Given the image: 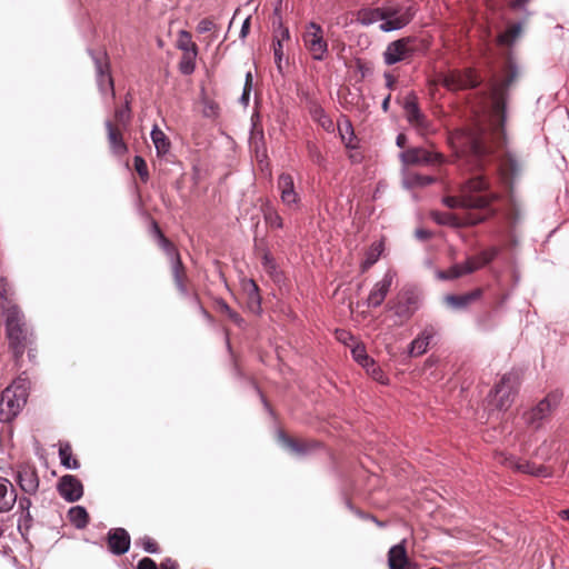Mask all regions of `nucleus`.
<instances>
[{
    "mask_svg": "<svg viewBox=\"0 0 569 569\" xmlns=\"http://www.w3.org/2000/svg\"><path fill=\"white\" fill-rule=\"evenodd\" d=\"M196 57H192V54H184L183 59L180 62V71L183 74H190L194 70V62L193 59Z\"/></svg>",
    "mask_w": 569,
    "mask_h": 569,
    "instance_id": "obj_47",
    "label": "nucleus"
},
{
    "mask_svg": "<svg viewBox=\"0 0 569 569\" xmlns=\"http://www.w3.org/2000/svg\"><path fill=\"white\" fill-rule=\"evenodd\" d=\"M302 41L312 59L322 61L328 52V42L323 38L322 28L310 22L302 34Z\"/></svg>",
    "mask_w": 569,
    "mask_h": 569,
    "instance_id": "obj_8",
    "label": "nucleus"
},
{
    "mask_svg": "<svg viewBox=\"0 0 569 569\" xmlns=\"http://www.w3.org/2000/svg\"><path fill=\"white\" fill-rule=\"evenodd\" d=\"M9 286L4 278H0V298L8 301Z\"/></svg>",
    "mask_w": 569,
    "mask_h": 569,
    "instance_id": "obj_54",
    "label": "nucleus"
},
{
    "mask_svg": "<svg viewBox=\"0 0 569 569\" xmlns=\"http://www.w3.org/2000/svg\"><path fill=\"white\" fill-rule=\"evenodd\" d=\"M59 457L61 465L68 469H78L80 466L77 459H72V452L69 445L60 446Z\"/></svg>",
    "mask_w": 569,
    "mask_h": 569,
    "instance_id": "obj_36",
    "label": "nucleus"
},
{
    "mask_svg": "<svg viewBox=\"0 0 569 569\" xmlns=\"http://www.w3.org/2000/svg\"><path fill=\"white\" fill-rule=\"evenodd\" d=\"M107 133H108V141L110 144V148L114 154H124L128 150L120 131V127H116L110 120H107L104 122Z\"/></svg>",
    "mask_w": 569,
    "mask_h": 569,
    "instance_id": "obj_23",
    "label": "nucleus"
},
{
    "mask_svg": "<svg viewBox=\"0 0 569 569\" xmlns=\"http://www.w3.org/2000/svg\"><path fill=\"white\" fill-rule=\"evenodd\" d=\"M217 308L221 313H224L238 327L241 328L244 326L243 318L238 312L233 311L224 300H217Z\"/></svg>",
    "mask_w": 569,
    "mask_h": 569,
    "instance_id": "obj_34",
    "label": "nucleus"
},
{
    "mask_svg": "<svg viewBox=\"0 0 569 569\" xmlns=\"http://www.w3.org/2000/svg\"><path fill=\"white\" fill-rule=\"evenodd\" d=\"M273 54H274V61L277 63L278 70L281 71V61L283 58V49L281 39H277L273 44Z\"/></svg>",
    "mask_w": 569,
    "mask_h": 569,
    "instance_id": "obj_48",
    "label": "nucleus"
},
{
    "mask_svg": "<svg viewBox=\"0 0 569 569\" xmlns=\"http://www.w3.org/2000/svg\"><path fill=\"white\" fill-rule=\"evenodd\" d=\"M251 88H252V74H251V72H247L243 91L240 97V103H242L243 106H248V103H249Z\"/></svg>",
    "mask_w": 569,
    "mask_h": 569,
    "instance_id": "obj_44",
    "label": "nucleus"
},
{
    "mask_svg": "<svg viewBox=\"0 0 569 569\" xmlns=\"http://www.w3.org/2000/svg\"><path fill=\"white\" fill-rule=\"evenodd\" d=\"M114 118L117 121L116 127H126L130 120V109L128 103L116 110Z\"/></svg>",
    "mask_w": 569,
    "mask_h": 569,
    "instance_id": "obj_42",
    "label": "nucleus"
},
{
    "mask_svg": "<svg viewBox=\"0 0 569 569\" xmlns=\"http://www.w3.org/2000/svg\"><path fill=\"white\" fill-rule=\"evenodd\" d=\"M134 169L142 180H147L149 177L147 163L142 157L136 156L133 159Z\"/></svg>",
    "mask_w": 569,
    "mask_h": 569,
    "instance_id": "obj_46",
    "label": "nucleus"
},
{
    "mask_svg": "<svg viewBox=\"0 0 569 569\" xmlns=\"http://www.w3.org/2000/svg\"><path fill=\"white\" fill-rule=\"evenodd\" d=\"M152 232L158 238V241H161V237H164L156 221L152 222Z\"/></svg>",
    "mask_w": 569,
    "mask_h": 569,
    "instance_id": "obj_59",
    "label": "nucleus"
},
{
    "mask_svg": "<svg viewBox=\"0 0 569 569\" xmlns=\"http://www.w3.org/2000/svg\"><path fill=\"white\" fill-rule=\"evenodd\" d=\"M178 47L183 50L186 54H192V57L197 56V46L191 41L190 33L187 31H180Z\"/></svg>",
    "mask_w": 569,
    "mask_h": 569,
    "instance_id": "obj_37",
    "label": "nucleus"
},
{
    "mask_svg": "<svg viewBox=\"0 0 569 569\" xmlns=\"http://www.w3.org/2000/svg\"><path fill=\"white\" fill-rule=\"evenodd\" d=\"M510 466L516 468L517 470L523 472L533 475L537 477H549L551 473L545 466H535L529 462H515L510 461Z\"/></svg>",
    "mask_w": 569,
    "mask_h": 569,
    "instance_id": "obj_31",
    "label": "nucleus"
},
{
    "mask_svg": "<svg viewBox=\"0 0 569 569\" xmlns=\"http://www.w3.org/2000/svg\"><path fill=\"white\" fill-rule=\"evenodd\" d=\"M27 402V391L18 382L6 388L0 397V415L4 420L14 418Z\"/></svg>",
    "mask_w": 569,
    "mask_h": 569,
    "instance_id": "obj_4",
    "label": "nucleus"
},
{
    "mask_svg": "<svg viewBox=\"0 0 569 569\" xmlns=\"http://www.w3.org/2000/svg\"><path fill=\"white\" fill-rule=\"evenodd\" d=\"M529 0H512L511 7L515 9H520L528 3Z\"/></svg>",
    "mask_w": 569,
    "mask_h": 569,
    "instance_id": "obj_63",
    "label": "nucleus"
},
{
    "mask_svg": "<svg viewBox=\"0 0 569 569\" xmlns=\"http://www.w3.org/2000/svg\"><path fill=\"white\" fill-rule=\"evenodd\" d=\"M437 335V330L433 326H427L421 333L411 341L409 353L411 357H418L423 355L432 339Z\"/></svg>",
    "mask_w": 569,
    "mask_h": 569,
    "instance_id": "obj_20",
    "label": "nucleus"
},
{
    "mask_svg": "<svg viewBox=\"0 0 569 569\" xmlns=\"http://www.w3.org/2000/svg\"><path fill=\"white\" fill-rule=\"evenodd\" d=\"M250 29V17L246 18L240 30V37L243 39L249 33Z\"/></svg>",
    "mask_w": 569,
    "mask_h": 569,
    "instance_id": "obj_56",
    "label": "nucleus"
},
{
    "mask_svg": "<svg viewBox=\"0 0 569 569\" xmlns=\"http://www.w3.org/2000/svg\"><path fill=\"white\" fill-rule=\"evenodd\" d=\"M396 143L399 148H405L407 143V138L403 133L397 136Z\"/></svg>",
    "mask_w": 569,
    "mask_h": 569,
    "instance_id": "obj_61",
    "label": "nucleus"
},
{
    "mask_svg": "<svg viewBox=\"0 0 569 569\" xmlns=\"http://www.w3.org/2000/svg\"><path fill=\"white\" fill-rule=\"evenodd\" d=\"M438 81L452 91L476 88L480 82L478 77L470 70H453L441 73L439 74Z\"/></svg>",
    "mask_w": 569,
    "mask_h": 569,
    "instance_id": "obj_10",
    "label": "nucleus"
},
{
    "mask_svg": "<svg viewBox=\"0 0 569 569\" xmlns=\"http://www.w3.org/2000/svg\"><path fill=\"white\" fill-rule=\"evenodd\" d=\"M137 545H141L143 550L149 553H157L159 551L157 542L148 536L140 538Z\"/></svg>",
    "mask_w": 569,
    "mask_h": 569,
    "instance_id": "obj_45",
    "label": "nucleus"
},
{
    "mask_svg": "<svg viewBox=\"0 0 569 569\" xmlns=\"http://www.w3.org/2000/svg\"><path fill=\"white\" fill-rule=\"evenodd\" d=\"M17 502H18V507H19L20 511H28V510H30V508L32 506L30 496L24 495V493H23V496L18 498Z\"/></svg>",
    "mask_w": 569,
    "mask_h": 569,
    "instance_id": "obj_52",
    "label": "nucleus"
},
{
    "mask_svg": "<svg viewBox=\"0 0 569 569\" xmlns=\"http://www.w3.org/2000/svg\"><path fill=\"white\" fill-rule=\"evenodd\" d=\"M69 521L77 528L83 529L89 523V515L84 507L74 506L68 511Z\"/></svg>",
    "mask_w": 569,
    "mask_h": 569,
    "instance_id": "obj_30",
    "label": "nucleus"
},
{
    "mask_svg": "<svg viewBox=\"0 0 569 569\" xmlns=\"http://www.w3.org/2000/svg\"><path fill=\"white\" fill-rule=\"evenodd\" d=\"M59 495L68 502H76L83 496V486L81 481L72 476H62L57 486Z\"/></svg>",
    "mask_w": 569,
    "mask_h": 569,
    "instance_id": "obj_14",
    "label": "nucleus"
},
{
    "mask_svg": "<svg viewBox=\"0 0 569 569\" xmlns=\"http://www.w3.org/2000/svg\"><path fill=\"white\" fill-rule=\"evenodd\" d=\"M161 569H176V563L171 559H166L161 563Z\"/></svg>",
    "mask_w": 569,
    "mask_h": 569,
    "instance_id": "obj_62",
    "label": "nucleus"
},
{
    "mask_svg": "<svg viewBox=\"0 0 569 569\" xmlns=\"http://www.w3.org/2000/svg\"><path fill=\"white\" fill-rule=\"evenodd\" d=\"M247 293V308L250 312L258 315L261 311V298L259 295L258 286L254 281L250 280L246 286Z\"/></svg>",
    "mask_w": 569,
    "mask_h": 569,
    "instance_id": "obj_27",
    "label": "nucleus"
},
{
    "mask_svg": "<svg viewBox=\"0 0 569 569\" xmlns=\"http://www.w3.org/2000/svg\"><path fill=\"white\" fill-rule=\"evenodd\" d=\"M152 232L158 238V241H161V237H164L156 221L152 222Z\"/></svg>",
    "mask_w": 569,
    "mask_h": 569,
    "instance_id": "obj_60",
    "label": "nucleus"
},
{
    "mask_svg": "<svg viewBox=\"0 0 569 569\" xmlns=\"http://www.w3.org/2000/svg\"><path fill=\"white\" fill-rule=\"evenodd\" d=\"M379 252L377 250H371L366 260L362 262V271H366L368 268H370L376 261L378 260Z\"/></svg>",
    "mask_w": 569,
    "mask_h": 569,
    "instance_id": "obj_51",
    "label": "nucleus"
},
{
    "mask_svg": "<svg viewBox=\"0 0 569 569\" xmlns=\"http://www.w3.org/2000/svg\"><path fill=\"white\" fill-rule=\"evenodd\" d=\"M409 557L406 550V540L392 546L388 551V567L389 569H405L409 562Z\"/></svg>",
    "mask_w": 569,
    "mask_h": 569,
    "instance_id": "obj_22",
    "label": "nucleus"
},
{
    "mask_svg": "<svg viewBox=\"0 0 569 569\" xmlns=\"http://www.w3.org/2000/svg\"><path fill=\"white\" fill-rule=\"evenodd\" d=\"M403 302L409 306V307H416L417 308V298L411 295V296H408V297H401Z\"/></svg>",
    "mask_w": 569,
    "mask_h": 569,
    "instance_id": "obj_57",
    "label": "nucleus"
},
{
    "mask_svg": "<svg viewBox=\"0 0 569 569\" xmlns=\"http://www.w3.org/2000/svg\"><path fill=\"white\" fill-rule=\"evenodd\" d=\"M352 356L355 360L360 363L362 367H368L369 365H373V360L368 357L365 349L362 348H355L352 350Z\"/></svg>",
    "mask_w": 569,
    "mask_h": 569,
    "instance_id": "obj_43",
    "label": "nucleus"
},
{
    "mask_svg": "<svg viewBox=\"0 0 569 569\" xmlns=\"http://www.w3.org/2000/svg\"><path fill=\"white\" fill-rule=\"evenodd\" d=\"M280 29H281V30H280V36H276V40H277V39H281V42H282L283 40H288V39L290 38V32H289L288 28H282V27L280 26Z\"/></svg>",
    "mask_w": 569,
    "mask_h": 569,
    "instance_id": "obj_58",
    "label": "nucleus"
},
{
    "mask_svg": "<svg viewBox=\"0 0 569 569\" xmlns=\"http://www.w3.org/2000/svg\"><path fill=\"white\" fill-rule=\"evenodd\" d=\"M499 252V249L496 247L489 248L487 250H483L479 253L477 257H472L471 259L475 260L476 264H480V268L488 264L490 261H492Z\"/></svg>",
    "mask_w": 569,
    "mask_h": 569,
    "instance_id": "obj_38",
    "label": "nucleus"
},
{
    "mask_svg": "<svg viewBox=\"0 0 569 569\" xmlns=\"http://www.w3.org/2000/svg\"><path fill=\"white\" fill-rule=\"evenodd\" d=\"M416 236H417V238L425 240V239L429 238L430 233L427 230L418 229L416 231Z\"/></svg>",
    "mask_w": 569,
    "mask_h": 569,
    "instance_id": "obj_64",
    "label": "nucleus"
},
{
    "mask_svg": "<svg viewBox=\"0 0 569 569\" xmlns=\"http://www.w3.org/2000/svg\"><path fill=\"white\" fill-rule=\"evenodd\" d=\"M393 277L395 273L392 271H388L383 278L375 284L368 297L369 307L376 308L383 302L392 284Z\"/></svg>",
    "mask_w": 569,
    "mask_h": 569,
    "instance_id": "obj_17",
    "label": "nucleus"
},
{
    "mask_svg": "<svg viewBox=\"0 0 569 569\" xmlns=\"http://www.w3.org/2000/svg\"><path fill=\"white\" fill-rule=\"evenodd\" d=\"M13 479L24 495H37L40 478L34 465L28 462L17 465L13 470Z\"/></svg>",
    "mask_w": 569,
    "mask_h": 569,
    "instance_id": "obj_9",
    "label": "nucleus"
},
{
    "mask_svg": "<svg viewBox=\"0 0 569 569\" xmlns=\"http://www.w3.org/2000/svg\"><path fill=\"white\" fill-rule=\"evenodd\" d=\"M137 569H158V566L151 558L144 557L138 562Z\"/></svg>",
    "mask_w": 569,
    "mask_h": 569,
    "instance_id": "obj_53",
    "label": "nucleus"
},
{
    "mask_svg": "<svg viewBox=\"0 0 569 569\" xmlns=\"http://www.w3.org/2000/svg\"><path fill=\"white\" fill-rule=\"evenodd\" d=\"M357 21L362 26H370L377 21L383 22L382 8H365L359 10Z\"/></svg>",
    "mask_w": 569,
    "mask_h": 569,
    "instance_id": "obj_29",
    "label": "nucleus"
},
{
    "mask_svg": "<svg viewBox=\"0 0 569 569\" xmlns=\"http://www.w3.org/2000/svg\"><path fill=\"white\" fill-rule=\"evenodd\" d=\"M277 187L280 192L281 201L286 207L292 209L299 203L300 198L295 189V182L291 174L284 172L281 173L278 177Z\"/></svg>",
    "mask_w": 569,
    "mask_h": 569,
    "instance_id": "obj_16",
    "label": "nucleus"
},
{
    "mask_svg": "<svg viewBox=\"0 0 569 569\" xmlns=\"http://www.w3.org/2000/svg\"><path fill=\"white\" fill-rule=\"evenodd\" d=\"M521 218L520 210L513 204L512 212L509 214V220L512 226H515Z\"/></svg>",
    "mask_w": 569,
    "mask_h": 569,
    "instance_id": "obj_55",
    "label": "nucleus"
},
{
    "mask_svg": "<svg viewBox=\"0 0 569 569\" xmlns=\"http://www.w3.org/2000/svg\"><path fill=\"white\" fill-rule=\"evenodd\" d=\"M159 246L162 248V250L169 257L171 263L176 262V259L181 260L178 250L172 244V242L170 240H168L166 237H161V241H159Z\"/></svg>",
    "mask_w": 569,
    "mask_h": 569,
    "instance_id": "obj_40",
    "label": "nucleus"
},
{
    "mask_svg": "<svg viewBox=\"0 0 569 569\" xmlns=\"http://www.w3.org/2000/svg\"><path fill=\"white\" fill-rule=\"evenodd\" d=\"M560 401L559 393H550L542 399L535 408L526 412L525 420L532 428L537 429L540 427L541 421L546 419L551 410L558 406Z\"/></svg>",
    "mask_w": 569,
    "mask_h": 569,
    "instance_id": "obj_12",
    "label": "nucleus"
},
{
    "mask_svg": "<svg viewBox=\"0 0 569 569\" xmlns=\"http://www.w3.org/2000/svg\"><path fill=\"white\" fill-rule=\"evenodd\" d=\"M479 268L480 264H476L473 259H468L465 263L455 264L446 272H441L439 277L447 280L457 279L463 274L471 273Z\"/></svg>",
    "mask_w": 569,
    "mask_h": 569,
    "instance_id": "obj_24",
    "label": "nucleus"
},
{
    "mask_svg": "<svg viewBox=\"0 0 569 569\" xmlns=\"http://www.w3.org/2000/svg\"><path fill=\"white\" fill-rule=\"evenodd\" d=\"M108 546L113 555H123L130 548V536L123 528L111 529L108 532Z\"/></svg>",
    "mask_w": 569,
    "mask_h": 569,
    "instance_id": "obj_18",
    "label": "nucleus"
},
{
    "mask_svg": "<svg viewBox=\"0 0 569 569\" xmlns=\"http://www.w3.org/2000/svg\"><path fill=\"white\" fill-rule=\"evenodd\" d=\"M18 500V493L10 480L0 476V513L12 510Z\"/></svg>",
    "mask_w": 569,
    "mask_h": 569,
    "instance_id": "obj_19",
    "label": "nucleus"
},
{
    "mask_svg": "<svg viewBox=\"0 0 569 569\" xmlns=\"http://www.w3.org/2000/svg\"><path fill=\"white\" fill-rule=\"evenodd\" d=\"M171 270L173 281L178 291L180 292L181 296L187 297L189 295L188 288L186 286L187 273L186 268L182 264V261L176 259V262L171 263Z\"/></svg>",
    "mask_w": 569,
    "mask_h": 569,
    "instance_id": "obj_26",
    "label": "nucleus"
},
{
    "mask_svg": "<svg viewBox=\"0 0 569 569\" xmlns=\"http://www.w3.org/2000/svg\"><path fill=\"white\" fill-rule=\"evenodd\" d=\"M516 388L517 377L515 375L502 376L488 396L489 403L498 410H507L513 401Z\"/></svg>",
    "mask_w": 569,
    "mask_h": 569,
    "instance_id": "obj_5",
    "label": "nucleus"
},
{
    "mask_svg": "<svg viewBox=\"0 0 569 569\" xmlns=\"http://www.w3.org/2000/svg\"><path fill=\"white\" fill-rule=\"evenodd\" d=\"M280 440L282 441L283 446H286L289 450L295 452L296 455H305L307 453L311 447H313V443L310 442H300L295 439H291L283 433L279 435Z\"/></svg>",
    "mask_w": 569,
    "mask_h": 569,
    "instance_id": "obj_32",
    "label": "nucleus"
},
{
    "mask_svg": "<svg viewBox=\"0 0 569 569\" xmlns=\"http://www.w3.org/2000/svg\"><path fill=\"white\" fill-rule=\"evenodd\" d=\"M521 167L517 159L509 152H507L501 159L497 167V172L501 180V183L508 188H512L513 179L520 173Z\"/></svg>",
    "mask_w": 569,
    "mask_h": 569,
    "instance_id": "obj_15",
    "label": "nucleus"
},
{
    "mask_svg": "<svg viewBox=\"0 0 569 569\" xmlns=\"http://www.w3.org/2000/svg\"><path fill=\"white\" fill-rule=\"evenodd\" d=\"M481 296V290L477 289L466 295H449L445 298L448 306L453 309L466 308L471 301L478 299Z\"/></svg>",
    "mask_w": 569,
    "mask_h": 569,
    "instance_id": "obj_25",
    "label": "nucleus"
},
{
    "mask_svg": "<svg viewBox=\"0 0 569 569\" xmlns=\"http://www.w3.org/2000/svg\"><path fill=\"white\" fill-rule=\"evenodd\" d=\"M308 152H309L311 160L315 163L321 164L323 158H322L320 150L318 149V147L316 144L309 142L308 143Z\"/></svg>",
    "mask_w": 569,
    "mask_h": 569,
    "instance_id": "obj_49",
    "label": "nucleus"
},
{
    "mask_svg": "<svg viewBox=\"0 0 569 569\" xmlns=\"http://www.w3.org/2000/svg\"><path fill=\"white\" fill-rule=\"evenodd\" d=\"M382 12L383 22L379 28L383 32L402 29L412 20L415 16V10L412 7L387 6L382 7Z\"/></svg>",
    "mask_w": 569,
    "mask_h": 569,
    "instance_id": "obj_7",
    "label": "nucleus"
},
{
    "mask_svg": "<svg viewBox=\"0 0 569 569\" xmlns=\"http://www.w3.org/2000/svg\"><path fill=\"white\" fill-rule=\"evenodd\" d=\"M519 74L518 67L510 60L503 79L492 88V110L487 126L461 128L449 134V143L459 158L460 167L482 170L490 161L493 148L505 142L506 93Z\"/></svg>",
    "mask_w": 569,
    "mask_h": 569,
    "instance_id": "obj_1",
    "label": "nucleus"
},
{
    "mask_svg": "<svg viewBox=\"0 0 569 569\" xmlns=\"http://www.w3.org/2000/svg\"><path fill=\"white\" fill-rule=\"evenodd\" d=\"M310 114L325 130H332L333 122L320 106L313 104L310 109Z\"/></svg>",
    "mask_w": 569,
    "mask_h": 569,
    "instance_id": "obj_33",
    "label": "nucleus"
},
{
    "mask_svg": "<svg viewBox=\"0 0 569 569\" xmlns=\"http://www.w3.org/2000/svg\"><path fill=\"white\" fill-rule=\"evenodd\" d=\"M489 181L485 176H475L461 184L459 196L445 197L443 203L450 209H488L489 216H493L496 210L490 209V206L500 199V194L498 192L481 194L489 190Z\"/></svg>",
    "mask_w": 569,
    "mask_h": 569,
    "instance_id": "obj_2",
    "label": "nucleus"
},
{
    "mask_svg": "<svg viewBox=\"0 0 569 569\" xmlns=\"http://www.w3.org/2000/svg\"><path fill=\"white\" fill-rule=\"evenodd\" d=\"M521 32L520 24L511 26L505 33L499 36V42L501 44L510 46Z\"/></svg>",
    "mask_w": 569,
    "mask_h": 569,
    "instance_id": "obj_39",
    "label": "nucleus"
},
{
    "mask_svg": "<svg viewBox=\"0 0 569 569\" xmlns=\"http://www.w3.org/2000/svg\"><path fill=\"white\" fill-rule=\"evenodd\" d=\"M216 28L214 22L211 19L204 18L199 21L197 31L200 33L209 32Z\"/></svg>",
    "mask_w": 569,
    "mask_h": 569,
    "instance_id": "obj_50",
    "label": "nucleus"
},
{
    "mask_svg": "<svg viewBox=\"0 0 569 569\" xmlns=\"http://www.w3.org/2000/svg\"><path fill=\"white\" fill-rule=\"evenodd\" d=\"M405 111L408 121L421 132L429 129V122L426 117L420 112L418 104L413 98H408L405 103Z\"/></svg>",
    "mask_w": 569,
    "mask_h": 569,
    "instance_id": "obj_21",
    "label": "nucleus"
},
{
    "mask_svg": "<svg viewBox=\"0 0 569 569\" xmlns=\"http://www.w3.org/2000/svg\"><path fill=\"white\" fill-rule=\"evenodd\" d=\"M263 218L270 228H282L283 221L278 211L272 206H266L263 209Z\"/></svg>",
    "mask_w": 569,
    "mask_h": 569,
    "instance_id": "obj_35",
    "label": "nucleus"
},
{
    "mask_svg": "<svg viewBox=\"0 0 569 569\" xmlns=\"http://www.w3.org/2000/svg\"><path fill=\"white\" fill-rule=\"evenodd\" d=\"M417 51L413 38L406 37L390 42L383 51V62L393 66L399 62L409 61Z\"/></svg>",
    "mask_w": 569,
    "mask_h": 569,
    "instance_id": "obj_6",
    "label": "nucleus"
},
{
    "mask_svg": "<svg viewBox=\"0 0 569 569\" xmlns=\"http://www.w3.org/2000/svg\"><path fill=\"white\" fill-rule=\"evenodd\" d=\"M151 140L154 144L157 154L162 157L167 154L170 150L171 143L166 133L159 129L158 126H154L151 131Z\"/></svg>",
    "mask_w": 569,
    "mask_h": 569,
    "instance_id": "obj_28",
    "label": "nucleus"
},
{
    "mask_svg": "<svg viewBox=\"0 0 569 569\" xmlns=\"http://www.w3.org/2000/svg\"><path fill=\"white\" fill-rule=\"evenodd\" d=\"M400 159L403 164H433L441 163L442 156L438 152H431L423 148H412L400 153Z\"/></svg>",
    "mask_w": 569,
    "mask_h": 569,
    "instance_id": "obj_13",
    "label": "nucleus"
},
{
    "mask_svg": "<svg viewBox=\"0 0 569 569\" xmlns=\"http://www.w3.org/2000/svg\"><path fill=\"white\" fill-rule=\"evenodd\" d=\"M96 67L97 82L102 93L110 92L114 96L113 80L110 74V66L104 51H89Z\"/></svg>",
    "mask_w": 569,
    "mask_h": 569,
    "instance_id": "obj_11",
    "label": "nucleus"
},
{
    "mask_svg": "<svg viewBox=\"0 0 569 569\" xmlns=\"http://www.w3.org/2000/svg\"><path fill=\"white\" fill-rule=\"evenodd\" d=\"M6 312L7 336L14 357L22 356L28 339V328L24 316L17 306H2Z\"/></svg>",
    "mask_w": 569,
    "mask_h": 569,
    "instance_id": "obj_3",
    "label": "nucleus"
},
{
    "mask_svg": "<svg viewBox=\"0 0 569 569\" xmlns=\"http://www.w3.org/2000/svg\"><path fill=\"white\" fill-rule=\"evenodd\" d=\"M395 310V313L400 318H410L413 312L416 311V307H409L407 306L402 298H399L398 302L392 307Z\"/></svg>",
    "mask_w": 569,
    "mask_h": 569,
    "instance_id": "obj_41",
    "label": "nucleus"
}]
</instances>
